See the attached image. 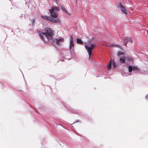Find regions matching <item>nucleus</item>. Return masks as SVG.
I'll list each match as a JSON object with an SVG mask.
<instances>
[{"label": "nucleus", "instance_id": "obj_10", "mask_svg": "<svg viewBox=\"0 0 148 148\" xmlns=\"http://www.w3.org/2000/svg\"><path fill=\"white\" fill-rule=\"evenodd\" d=\"M61 8L62 11L65 12L68 14H69V13L65 9V8H64L62 6L61 7Z\"/></svg>", "mask_w": 148, "mask_h": 148}, {"label": "nucleus", "instance_id": "obj_8", "mask_svg": "<svg viewBox=\"0 0 148 148\" xmlns=\"http://www.w3.org/2000/svg\"><path fill=\"white\" fill-rule=\"evenodd\" d=\"M124 40H127V42L128 41L130 42L131 43L132 42V39L131 37H125L124 39H123Z\"/></svg>", "mask_w": 148, "mask_h": 148}, {"label": "nucleus", "instance_id": "obj_9", "mask_svg": "<svg viewBox=\"0 0 148 148\" xmlns=\"http://www.w3.org/2000/svg\"><path fill=\"white\" fill-rule=\"evenodd\" d=\"M125 57L124 56H122L120 58V62L121 63H123L125 62Z\"/></svg>", "mask_w": 148, "mask_h": 148}, {"label": "nucleus", "instance_id": "obj_7", "mask_svg": "<svg viewBox=\"0 0 148 148\" xmlns=\"http://www.w3.org/2000/svg\"><path fill=\"white\" fill-rule=\"evenodd\" d=\"M120 7L121 8V11L124 14H127L128 13L127 10L126 9L124 6H123L122 4L120 5Z\"/></svg>", "mask_w": 148, "mask_h": 148}, {"label": "nucleus", "instance_id": "obj_18", "mask_svg": "<svg viewBox=\"0 0 148 148\" xmlns=\"http://www.w3.org/2000/svg\"><path fill=\"white\" fill-rule=\"evenodd\" d=\"M53 0V2H55L57 3V0Z\"/></svg>", "mask_w": 148, "mask_h": 148}, {"label": "nucleus", "instance_id": "obj_5", "mask_svg": "<svg viewBox=\"0 0 148 148\" xmlns=\"http://www.w3.org/2000/svg\"><path fill=\"white\" fill-rule=\"evenodd\" d=\"M129 71L130 72H132L133 70L135 72L137 73L140 71L139 69L136 66L132 67V66L130 65L128 67Z\"/></svg>", "mask_w": 148, "mask_h": 148}, {"label": "nucleus", "instance_id": "obj_17", "mask_svg": "<svg viewBox=\"0 0 148 148\" xmlns=\"http://www.w3.org/2000/svg\"><path fill=\"white\" fill-rule=\"evenodd\" d=\"M127 43L126 42H124V43H123V45L125 46H127L126 45H127Z\"/></svg>", "mask_w": 148, "mask_h": 148}, {"label": "nucleus", "instance_id": "obj_16", "mask_svg": "<svg viewBox=\"0 0 148 148\" xmlns=\"http://www.w3.org/2000/svg\"><path fill=\"white\" fill-rule=\"evenodd\" d=\"M35 21L34 19H33L32 20V25H34V23L35 22Z\"/></svg>", "mask_w": 148, "mask_h": 148}, {"label": "nucleus", "instance_id": "obj_4", "mask_svg": "<svg viewBox=\"0 0 148 148\" xmlns=\"http://www.w3.org/2000/svg\"><path fill=\"white\" fill-rule=\"evenodd\" d=\"M64 39L62 38H55L52 40L53 42H56V43L59 45H61V43L64 41Z\"/></svg>", "mask_w": 148, "mask_h": 148}, {"label": "nucleus", "instance_id": "obj_12", "mask_svg": "<svg viewBox=\"0 0 148 148\" xmlns=\"http://www.w3.org/2000/svg\"><path fill=\"white\" fill-rule=\"evenodd\" d=\"M111 65H112V61L111 60L109 64L108 65V69L109 70L111 68Z\"/></svg>", "mask_w": 148, "mask_h": 148}, {"label": "nucleus", "instance_id": "obj_1", "mask_svg": "<svg viewBox=\"0 0 148 148\" xmlns=\"http://www.w3.org/2000/svg\"><path fill=\"white\" fill-rule=\"evenodd\" d=\"M60 11V9L58 7L53 6L49 10L51 16H41V18L45 20H47L49 21L56 23H60V21L58 19H55L53 18H57L58 14L57 12Z\"/></svg>", "mask_w": 148, "mask_h": 148}, {"label": "nucleus", "instance_id": "obj_13", "mask_svg": "<svg viewBox=\"0 0 148 148\" xmlns=\"http://www.w3.org/2000/svg\"><path fill=\"white\" fill-rule=\"evenodd\" d=\"M116 62H112V68L114 69L116 68Z\"/></svg>", "mask_w": 148, "mask_h": 148}, {"label": "nucleus", "instance_id": "obj_15", "mask_svg": "<svg viewBox=\"0 0 148 148\" xmlns=\"http://www.w3.org/2000/svg\"><path fill=\"white\" fill-rule=\"evenodd\" d=\"M119 46L118 45H114V44H112L110 45V47H119Z\"/></svg>", "mask_w": 148, "mask_h": 148}, {"label": "nucleus", "instance_id": "obj_11", "mask_svg": "<svg viewBox=\"0 0 148 148\" xmlns=\"http://www.w3.org/2000/svg\"><path fill=\"white\" fill-rule=\"evenodd\" d=\"M77 42L78 43L80 44H82L83 43L82 40L78 38H77Z\"/></svg>", "mask_w": 148, "mask_h": 148}, {"label": "nucleus", "instance_id": "obj_14", "mask_svg": "<svg viewBox=\"0 0 148 148\" xmlns=\"http://www.w3.org/2000/svg\"><path fill=\"white\" fill-rule=\"evenodd\" d=\"M124 54V53L122 52L121 51H119L117 53V56H119L121 55H123Z\"/></svg>", "mask_w": 148, "mask_h": 148}, {"label": "nucleus", "instance_id": "obj_2", "mask_svg": "<svg viewBox=\"0 0 148 148\" xmlns=\"http://www.w3.org/2000/svg\"><path fill=\"white\" fill-rule=\"evenodd\" d=\"M38 33L40 38L45 43H47L49 40H52L54 32L51 29L47 27L45 32L38 31Z\"/></svg>", "mask_w": 148, "mask_h": 148}, {"label": "nucleus", "instance_id": "obj_3", "mask_svg": "<svg viewBox=\"0 0 148 148\" xmlns=\"http://www.w3.org/2000/svg\"><path fill=\"white\" fill-rule=\"evenodd\" d=\"M96 47V45L95 44H92L89 47L87 45H85V48L87 50V51L88 53L89 57L92 55V51L94 48Z\"/></svg>", "mask_w": 148, "mask_h": 148}, {"label": "nucleus", "instance_id": "obj_6", "mask_svg": "<svg viewBox=\"0 0 148 148\" xmlns=\"http://www.w3.org/2000/svg\"><path fill=\"white\" fill-rule=\"evenodd\" d=\"M74 45L73 44V39L72 36H70V45L69 46V49L71 52V50L73 49Z\"/></svg>", "mask_w": 148, "mask_h": 148}]
</instances>
